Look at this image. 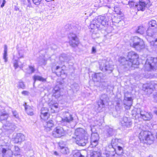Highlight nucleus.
<instances>
[{
    "label": "nucleus",
    "mask_w": 157,
    "mask_h": 157,
    "mask_svg": "<svg viewBox=\"0 0 157 157\" xmlns=\"http://www.w3.org/2000/svg\"><path fill=\"white\" fill-rule=\"evenodd\" d=\"M117 150L120 151L121 153H122L123 152V148L122 147L120 146H117Z\"/></svg>",
    "instance_id": "obj_54"
},
{
    "label": "nucleus",
    "mask_w": 157,
    "mask_h": 157,
    "mask_svg": "<svg viewBox=\"0 0 157 157\" xmlns=\"http://www.w3.org/2000/svg\"><path fill=\"white\" fill-rule=\"evenodd\" d=\"M118 142V139H113L112 140L111 143V144H113L114 146H115L116 144Z\"/></svg>",
    "instance_id": "obj_47"
},
{
    "label": "nucleus",
    "mask_w": 157,
    "mask_h": 157,
    "mask_svg": "<svg viewBox=\"0 0 157 157\" xmlns=\"http://www.w3.org/2000/svg\"><path fill=\"white\" fill-rule=\"evenodd\" d=\"M114 11L117 14H121V12L120 11V9L119 8L115 6L114 8Z\"/></svg>",
    "instance_id": "obj_43"
},
{
    "label": "nucleus",
    "mask_w": 157,
    "mask_h": 157,
    "mask_svg": "<svg viewBox=\"0 0 157 157\" xmlns=\"http://www.w3.org/2000/svg\"><path fill=\"white\" fill-rule=\"evenodd\" d=\"M99 65L100 69L104 72L110 73L113 70V66L110 65L109 62L105 60H101Z\"/></svg>",
    "instance_id": "obj_6"
},
{
    "label": "nucleus",
    "mask_w": 157,
    "mask_h": 157,
    "mask_svg": "<svg viewBox=\"0 0 157 157\" xmlns=\"http://www.w3.org/2000/svg\"><path fill=\"white\" fill-rule=\"evenodd\" d=\"M8 114L5 113H3L0 110V121L6 120L8 118Z\"/></svg>",
    "instance_id": "obj_33"
},
{
    "label": "nucleus",
    "mask_w": 157,
    "mask_h": 157,
    "mask_svg": "<svg viewBox=\"0 0 157 157\" xmlns=\"http://www.w3.org/2000/svg\"><path fill=\"white\" fill-rule=\"evenodd\" d=\"M7 47L6 45L4 46V53L3 56V59L5 60V62L7 61Z\"/></svg>",
    "instance_id": "obj_34"
},
{
    "label": "nucleus",
    "mask_w": 157,
    "mask_h": 157,
    "mask_svg": "<svg viewBox=\"0 0 157 157\" xmlns=\"http://www.w3.org/2000/svg\"><path fill=\"white\" fill-rule=\"evenodd\" d=\"M146 3L144 2H140L139 4H136L135 7L137 8L138 10H144L146 7Z\"/></svg>",
    "instance_id": "obj_27"
},
{
    "label": "nucleus",
    "mask_w": 157,
    "mask_h": 157,
    "mask_svg": "<svg viewBox=\"0 0 157 157\" xmlns=\"http://www.w3.org/2000/svg\"><path fill=\"white\" fill-rule=\"evenodd\" d=\"M41 0H32L33 3L36 5H38L40 3Z\"/></svg>",
    "instance_id": "obj_49"
},
{
    "label": "nucleus",
    "mask_w": 157,
    "mask_h": 157,
    "mask_svg": "<svg viewBox=\"0 0 157 157\" xmlns=\"http://www.w3.org/2000/svg\"><path fill=\"white\" fill-rule=\"evenodd\" d=\"M19 56L18 58H21L23 57V54H21L20 52H19Z\"/></svg>",
    "instance_id": "obj_57"
},
{
    "label": "nucleus",
    "mask_w": 157,
    "mask_h": 157,
    "mask_svg": "<svg viewBox=\"0 0 157 157\" xmlns=\"http://www.w3.org/2000/svg\"><path fill=\"white\" fill-rule=\"evenodd\" d=\"M145 67V69L148 71L157 69V59L152 57L148 58L146 61Z\"/></svg>",
    "instance_id": "obj_5"
},
{
    "label": "nucleus",
    "mask_w": 157,
    "mask_h": 157,
    "mask_svg": "<svg viewBox=\"0 0 157 157\" xmlns=\"http://www.w3.org/2000/svg\"><path fill=\"white\" fill-rule=\"evenodd\" d=\"M90 130L92 132L91 137L90 144V146L91 147H96L98 144V141L99 139V135L97 132H93L92 126H90Z\"/></svg>",
    "instance_id": "obj_8"
},
{
    "label": "nucleus",
    "mask_w": 157,
    "mask_h": 157,
    "mask_svg": "<svg viewBox=\"0 0 157 157\" xmlns=\"http://www.w3.org/2000/svg\"><path fill=\"white\" fill-rule=\"evenodd\" d=\"M66 133V131L64 130L63 127L57 126L54 129L52 132V135L55 137L60 138L64 136Z\"/></svg>",
    "instance_id": "obj_7"
},
{
    "label": "nucleus",
    "mask_w": 157,
    "mask_h": 157,
    "mask_svg": "<svg viewBox=\"0 0 157 157\" xmlns=\"http://www.w3.org/2000/svg\"><path fill=\"white\" fill-rule=\"evenodd\" d=\"M100 153L99 152L92 151L90 153V157H100Z\"/></svg>",
    "instance_id": "obj_39"
},
{
    "label": "nucleus",
    "mask_w": 157,
    "mask_h": 157,
    "mask_svg": "<svg viewBox=\"0 0 157 157\" xmlns=\"http://www.w3.org/2000/svg\"><path fill=\"white\" fill-rule=\"evenodd\" d=\"M60 152L63 154H67L69 153V151L67 147H65L60 149Z\"/></svg>",
    "instance_id": "obj_40"
},
{
    "label": "nucleus",
    "mask_w": 157,
    "mask_h": 157,
    "mask_svg": "<svg viewBox=\"0 0 157 157\" xmlns=\"http://www.w3.org/2000/svg\"><path fill=\"white\" fill-rule=\"evenodd\" d=\"M154 112L157 115V111H155Z\"/></svg>",
    "instance_id": "obj_61"
},
{
    "label": "nucleus",
    "mask_w": 157,
    "mask_h": 157,
    "mask_svg": "<svg viewBox=\"0 0 157 157\" xmlns=\"http://www.w3.org/2000/svg\"><path fill=\"white\" fill-rule=\"evenodd\" d=\"M115 146H114L113 144H111H111H109L108 146V147H109V148H113L114 150L116 149V148H115Z\"/></svg>",
    "instance_id": "obj_55"
},
{
    "label": "nucleus",
    "mask_w": 157,
    "mask_h": 157,
    "mask_svg": "<svg viewBox=\"0 0 157 157\" xmlns=\"http://www.w3.org/2000/svg\"><path fill=\"white\" fill-rule=\"evenodd\" d=\"M120 62L123 65H124L126 68L131 67H137L139 64L138 61L139 56L135 52L131 51L129 52L128 54L127 58L121 57Z\"/></svg>",
    "instance_id": "obj_1"
},
{
    "label": "nucleus",
    "mask_w": 157,
    "mask_h": 157,
    "mask_svg": "<svg viewBox=\"0 0 157 157\" xmlns=\"http://www.w3.org/2000/svg\"><path fill=\"white\" fill-rule=\"evenodd\" d=\"M112 15L110 13H107L105 15V16H99L98 17V21L99 22H102L103 25L108 24L109 21L112 20Z\"/></svg>",
    "instance_id": "obj_11"
},
{
    "label": "nucleus",
    "mask_w": 157,
    "mask_h": 157,
    "mask_svg": "<svg viewBox=\"0 0 157 157\" xmlns=\"http://www.w3.org/2000/svg\"><path fill=\"white\" fill-rule=\"evenodd\" d=\"M74 87H73V90L74 91L76 92L78 90L79 87L78 85L77 84H74L73 85Z\"/></svg>",
    "instance_id": "obj_44"
},
{
    "label": "nucleus",
    "mask_w": 157,
    "mask_h": 157,
    "mask_svg": "<svg viewBox=\"0 0 157 157\" xmlns=\"http://www.w3.org/2000/svg\"><path fill=\"white\" fill-rule=\"evenodd\" d=\"M17 87L18 88L24 89L25 86L23 82H20L18 83Z\"/></svg>",
    "instance_id": "obj_41"
},
{
    "label": "nucleus",
    "mask_w": 157,
    "mask_h": 157,
    "mask_svg": "<svg viewBox=\"0 0 157 157\" xmlns=\"http://www.w3.org/2000/svg\"><path fill=\"white\" fill-rule=\"evenodd\" d=\"M25 136L24 135L21 133H18L17 134V136L14 139V143H18L23 141L25 140Z\"/></svg>",
    "instance_id": "obj_23"
},
{
    "label": "nucleus",
    "mask_w": 157,
    "mask_h": 157,
    "mask_svg": "<svg viewBox=\"0 0 157 157\" xmlns=\"http://www.w3.org/2000/svg\"><path fill=\"white\" fill-rule=\"evenodd\" d=\"M96 52V49L94 47H93L92 48V53H94Z\"/></svg>",
    "instance_id": "obj_56"
},
{
    "label": "nucleus",
    "mask_w": 157,
    "mask_h": 157,
    "mask_svg": "<svg viewBox=\"0 0 157 157\" xmlns=\"http://www.w3.org/2000/svg\"><path fill=\"white\" fill-rule=\"evenodd\" d=\"M15 152L13 153V155L15 156H19V157H21L20 155V149L18 146H15L14 147Z\"/></svg>",
    "instance_id": "obj_35"
},
{
    "label": "nucleus",
    "mask_w": 157,
    "mask_h": 157,
    "mask_svg": "<svg viewBox=\"0 0 157 157\" xmlns=\"http://www.w3.org/2000/svg\"><path fill=\"white\" fill-rule=\"evenodd\" d=\"M106 132H107V136H113L115 132L113 128H110L109 126H107L106 127Z\"/></svg>",
    "instance_id": "obj_32"
},
{
    "label": "nucleus",
    "mask_w": 157,
    "mask_h": 157,
    "mask_svg": "<svg viewBox=\"0 0 157 157\" xmlns=\"http://www.w3.org/2000/svg\"><path fill=\"white\" fill-rule=\"evenodd\" d=\"M157 31H155L154 29L148 28L146 31V33L147 36L152 37H155V35L156 34Z\"/></svg>",
    "instance_id": "obj_28"
},
{
    "label": "nucleus",
    "mask_w": 157,
    "mask_h": 157,
    "mask_svg": "<svg viewBox=\"0 0 157 157\" xmlns=\"http://www.w3.org/2000/svg\"><path fill=\"white\" fill-rule=\"evenodd\" d=\"M13 66L15 69H16L18 67V65L17 62L16 60H15L14 62Z\"/></svg>",
    "instance_id": "obj_51"
},
{
    "label": "nucleus",
    "mask_w": 157,
    "mask_h": 157,
    "mask_svg": "<svg viewBox=\"0 0 157 157\" xmlns=\"http://www.w3.org/2000/svg\"><path fill=\"white\" fill-rule=\"evenodd\" d=\"M128 4L130 7H135L136 4V3L135 2H134L133 1H129L128 2Z\"/></svg>",
    "instance_id": "obj_46"
},
{
    "label": "nucleus",
    "mask_w": 157,
    "mask_h": 157,
    "mask_svg": "<svg viewBox=\"0 0 157 157\" xmlns=\"http://www.w3.org/2000/svg\"><path fill=\"white\" fill-rule=\"evenodd\" d=\"M21 94L25 95H28L29 93L28 91H23L22 92Z\"/></svg>",
    "instance_id": "obj_52"
},
{
    "label": "nucleus",
    "mask_w": 157,
    "mask_h": 157,
    "mask_svg": "<svg viewBox=\"0 0 157 157\" xmlns=\"http://www.w3.org/2000/svg\"><path fill=\"white\" fill-rule=\"evenodd\" d=\"M15 10L16 11H17L19 10V8L17 7H15L14 8Z\"/></svg>",
    "instance_id": "obj_59"
},
{
    "label": "nucleus",
    "mask_w": 157,
    "mask_h": 157,
    "mask_svg": "<svg viewBox=\"0 0 157 157\" xmlns=\"http://www.w3.org/2000/svg\"><path fill=\"white\" fill-rule=\"evenodd\" d=\"M48 105L51 108L52 110L54 108L55 109L57 108L58 106V104L54 100L50 101L48 103Z\"/></svg>",
    "instance_id": "obj_31"
},
{
    "label": "nucleus",
    "mask_w": 157,
    "mask_h": 157,
    "mask_svg": "<svg viewBox=\"0 0 157 157\" xmlns=\"http://www.w3.org/2000/svg\"><path fill=\"white\" fill-rule=\"evenodd\" d=\"M145 30V29L142 26H139L138 27V29L136 31L137 33L141 34H143Z\"/></svg>",
    "instance_id": "obj_36"
},
{
    "label": "nucleus",
    "mask_w": 157,
    "mask_h": 157,
    "mask_svg": "<svg viewBox=\"0 0 157 157\" xmlns=\"http://www.w3.org/2000/svg\"><path fill=\"white\" fill-rule=\"evenodd\" d=\"M56 74L58 76L65 74L64 71L59 66H56Z\"/></svg>",
    "instance_id": "obj_30"
},
{
    "label": "nucleus",
    "mask_w": 157,
    "mask_h": 157,
    "mask_svg": "<svg viewBox=\"0 0 157 157\" xmlns=\"http://www.w3.org/2000/svg\"><path fill=\"white\" fill-rule=\"evenodd\" d=\"M54 154L55 155H58V153H57V152L56 151L54 152Z\"/></svg>",
    "instance_id": "obj_60"
},
{
    "label": "nucleus",
    "mask_w": 157,
    "mask_h": 157,
    "mask_svg": "<svg viewBox=\"0 0 157 157\" xmlns=\"http://www.w3.org/2000/svg\"><path fill=\"white\" fill-rule=\"evenodd\" d=\"M24 5L26 6V9H28V7H32V5L30 2V0H27V2L25 1L24 3Z\"/></svg>",
    "instance_id": "obj_42"
},
{
    "label": "nucleus",
    "mask_w": 157,
    "mask_h": 157,
    "mask_svg": "<svg viewBox=\"0 0 157 157\" xmlns=\"http://www.w3.org/2000/svg\"><path fill=\"white\" fill-rule=\"evenodd\" d=\"M109 98L107 95L105 94H102L100 97V100L97 103V106L99 110H101L105 107V105L109 101Z\"/></svg>",
    "instance_id": "obj_9"
},
{
    "label": "nucleus",
    "mask_w": 157,
    "mask_h": 157,
    "mask_svg": "<svg viewBox=\"0 0 157 157\" xmlns=\"http://www.w3.org/2000/svg\"><path fill=\"white\" fill-rule=\"evenodd\" d=\"M60 89L58 85H56L53 88L52 92V96L56 98H59L60 96Z\"/></svg>",
    "instance_id": "obj_22"
},
{
    "label": "nucleus",
    "mask_w": 157,
    "mask_h": 157,
    "mask_svg": "<svg viewBox=\"0 0 157 157\" xmlns=\"http://www.w3.org/2000/svg\"><path fill=\"white\" fill-rule=\"evenodd\" d=\"M6 1L5 0H3V2L2 3V4L1 5V7H3L4 6V5L6 3Z\"/></svg>",
    "instance_id": "obj_58"
},
{
    "label": "nucleus",
    "mask_w": 157,
    "mask_h": 157,
    "mask_svg": "<svg viewBox=\"0 0 157 157\" xmlns=\"http://www.w3.org/2000/svg\"><path fill=\"white\" fill-rule=\"evenodd\" d=\"M139 137L140 140H143L144 143L151 144L154 140V138L151 132L147 131H142L140 133Z\"/></svg>",
    "instance_id": "obj_4"
},
{
    "label": "nucleus",
    "mask_w": 157,
    "mask_h": 157,
    "mask_svg": "<svg viewBox=\"0 0 157 157\" xmlns=\"http://www.w3.org/2000/svg\"><path fill=\"white\" fill-rule=\"evenodd\" d=\"M155 84L153 82H151L150 83L147 84V85H144L143 86L144 88H145L146 89L145 90V91L148 92L149 91V93H151L153 91V89L155 88Z\"/></svg>",
    "instance_id": "obj_18"
},
{
    "label": "nucleus",
    "mask_w": 157,
    "mask_h": 157,
    "mask_svg": "<svg viewBox=\"0 0 157 157\" xmlns=\"http://www.w3.org/2000/svg\"><path fill=\"white\" fill-rule=\"evenodd\" d=\"M121 122V125L124 128H130L133 123L131 118L126 117H124Z\"/></svg>",
    "instance_id": "obj_13"
},
{
    "label": "nucleus",
    "mask_w": 157,
    "mask_h": 157,
    "mask_svg": "<svg viewBox=\"0 0 157 157\" xmlns=\"http://www.w3.org/2000/svg\"><path fill=\"white\" fill-rule=\"evenodd\" d=\"M76 143L78 145L83 146H85L88 142V138L86 136L80 137L76 139Z\"/></svg>",
    "instance_id": "obj_17"
},
{
    "label": "nucleus",
    "mask_w": 157,
    "mask_h": 157,
    "mask_svg": "<svg viewBox=\"0 0 157 157\" xmlns=\"http://www.w3.org/2000/svg\"><path fill=\"white\" fill-rule=\"evenodd\" d=\"M3 127L6 130H13L15 129V126L14 124L7 121L4 125Z\"/></svg>",
    "instance_id": "obj_24"
},
{
    "label": "nucleus",
    "mask_w": 157,
    "mask_h": 157,
    "mask_svg": "<svg viewBox=\"0 0 157 157\" xmlns=\"http://www.w3.org/2000/svg\"><path fill=\"white\" fill-rule=\"evenodd\" d=\"M33 79L34 81V82L36 80L41 81L42 82L45 81V79L43 78L42 77L39 76L35 75L33 77Z\"/></svg>",
    "instance_id": "obj_38"
},
{
    "label": "nucleus",
    "mask_w": 157,
    "mask_h": 157,
    "mask_svg": "<svg viewBox=\"0 0 157 157\" xmlns=\"http://www.w3.org/2000/svg\"><path fill=\"white\" fill-rule=\"evenodd\" d=\"M74 120V118L72 115L67 113V114L64 115L63 118L62 119L61 123L62 125H66L67 124H69L72 122Z\"/></svg>",
    "instance_id": "obj_14"
},
{
    "label": "nucleus",
    "mask_w": 157,
    "mask_h": 157,
    "mask_svg": "<svg viewBox=\"0 0 157 157\" xmlns=\"http://www.w3.org/2000/svg\"><path fill=\"white\" fill-rule=\"evenodd\" d=\"M104 26L102 22H99L98 21V18L95 21H93L90 25V27L92 29H99L101 28V26Z\"/></svg>",
    "instance_id": "obj_16"
},
{
    "label": "nucleus",
    "mask_w": 157,
    "mask_h": 157,
    "mask_svg": "<svg viewBox=\"0 0 157 157\" xmlns=\"http://www.w3.org/2000/svg\"><path fill=\"white\" fill-rule=\"evenodd\" d=\"M70 45L73 47H75L78 46L79 41L76 35L73 33H70L68 35Z\"/></svg>",
    "instance_id": "obj_10"
},
{
    "label": "nucleus",
    "mask_w": 157,
    "mask_h": 157,
    "mask_svg": "<svg viewBox=\"0 0 157 157\" xmlns=\"http://www.w3.org/2000/svg\"><path fill=\"white\" fill-rule=\"evenodd\" d=\"M130 42V46L137 51H140L145 48V44L143 40L137 36L132 38Z\"/></svg>",
    "instance_id": "obj_3"
},
{
    "label": "nucleus",
    "mask_w": 157,
    "mask_h": 157,
    "mask_svg": "<svg viewBox=\"0 0 157 157\" xmlns=\"http://www.w3.org/2000/svg\"><path fill=\"white\" fill-rule=\"evenodd\" d=\"M24 105L25 106V110L27 114L30 116H32L33 115V109L31 106L27 105L25 103Z\"/></svg>",
    "instance_id": "obj_25"
},
{
    "label": "nucleus",
    "mask_w": 157,
    "mask_h": 157,
    "mask_svg": "<svg viewBox=\"0 0 157 157\" xmlns=\"http://www.w3.org/2000/svg\"><path fill=\"white\" fill-rule=\"evenodd\" d=\"M59 60L61 62H64L67 61L68 59L66 54H62L59 57Z\"/></svg>",
    "instance_id": "obj_37"
},
{
    "label": "nucleus",
    "mask_w": 157,
    "mask_h": 157,
    "mask_svg": "<svg viewBox=\"0 0 157 157\" xmlns=\"http://www.w3.org/2000/svg\"><path fill=\"white\" fill-rule=\"evenodd\" d=\"M44 126L47 131H50L54 125V122L52 120L45 122L44 123Z\"/></svg>",
    "instance_id": "obj_20"
},
{
    "label": "nucleus",
    "mask_w": 157,
    "mask_h": 157,
    "mask_svg": "<svg viewBox=\"0 0 157 157\" xmlns=\"http://www.w3.org/2000/svg\"><path fill=\"white\" fill-rule=\"evenodd\" d=\"M74 157H84L81 154V153L78 151L76 152L74 155Z\"/></svg>",
    "instance_id": "obj_45"
},
{
    "label": "nucleus",
    "mask_w": 157,
    "mask_h": 157,
    "mask_svg": "<svg viewBox=\"0 0 157 157\" xmlns=\"http://www.w3.org/2000/svg\"><path fill=\"white\" fill-rule=\"evenodd\" d=\"M29 70L31 71V73H33L35 71L34 67L32 66H29Z\"/></svg>",
    "instance_id": "obj_53"
},
{
    "label": "nucleus",
    "mask_w": 157,
    "mask_h": 157,
    "mask_svg": "<svg viewBox=\"0 0 157 157\" xmlns=\"http://www.w3.org/2000/svg\"><path fill=\"white\" fill-rule=\"evenodd\" d=\"M103 74L102 73H95L93 77V80L94 81H101V80L103 78Z\"/></svg>",
    "instance_id": "obj_26"
},
{
    "label": "nucleus",
    "mask_w": 157,
    "mask_h": 157,
    "mask_svg": "<svg viewBox=\"0 0 157 157\" xmlns=\"http://www.w3.org/2000/svg\"><path fill=\"white\" fill-rule=\"evenodd\" d=\"M132 99L131 97H127L125 96L123 100L124 107L126 109H129L132 105Z\"/></svg>",
    "instance_id": "obj_15"
},
{
    "label": "nucleus",
    "mask_w": 157,
    "mask_h": 157,
    "mask_svg": "<svg viewBox=\"0 0 157 157\" xmlns=\"http://www.w3.org/2000/svg\"><path fill=\"white\" fill-rule=\"evenodd\" d=\"M59 147L60 149L61 148H63L64 147H65V145L63 144V143L62 142H59Z\"/></svg>",
    "instance_id": "obj_50"
},
{
    "label": "nucleus",
    "mask_w": 157,
    "mask_h": 157,
    "mask_svg": "<svg viewBox=\"0 0 157 157\" xmlns=\"http://www.w3.org/2000/svg\"><path fill=\"white\" fill-rule=\"evenodd\" d=\"M12 113L13 116L15 118H17L19 117L18 114L16 111L15 110L13 111Z\"/></svg>",
    "instance_id": "obj_48"
},
{
    "label": "nucleus",
    "mask_w": 157,
    "mask_h": 157,
    "mask_svg": "<svg viewBox=\"0 0 157 157\" xmlns=\"http://www.w3.org/2000/svg\"><path fill=\"white\" fill-rule=\"evenodd\" d=\"M12 146H9L6 148H3L1 151L3 157H12L13 152L11 150Z\"/></svg>",
    "instance_id": "obj_12"
},
{
    "label": "nucleus",
    "mask_w": 157,
    "mask_h": 157,
    "mask_svg": "<svg viewBox=\"0 0 157 157\" xmlns=\"http://www.w3.org/2000/svg\"><path fill=\"white\" fill-rule=\"evenodd\" d=\"M84 130L82 128H79L76 129L75 132V135L76 136L75 139L83 137L84 136Z\"/></svg>",
    "instance_id": "obj_19"
},
{
    "label": "nucleus",
    "mask_w": 157,
    "mask_h": 157,
    "mask_svg": "<svg viewBox=\"0 0 157 157\" xmlns=\"http://www.w3.org/2000/svg\"><path fill=\"white\" fill-rule=\"evenodd\" d=\"M132 114L136 118L140 117L145 121H150L153 117L152 114L151 112H146L140 109L132 110Z\"/></svg>",
    "instance_id": "obj_2"
},
{
    "label": "nucleus",
    "mask_w": 157,
    "mask_h": 157,
    "mask_svg": "<svg viewBox=\"0 0 157 157\" xmlns=\"http://www.w3.org/2000/svg\"><path fill=\"white\" fill-rule=\"evenodd\" d=\"M69 26V25H66V27H67V26Z\"/></svg>",
    "instance_id": "obj_62"
},
{
    "label": "nucleus",
    "mask_w": 157,
    "mask_h": 157,
    "mask_svg": "<svg viewBox=\"0 0 157 157\" xmlns=\"http://www.w3.org/2000/svg\"><path fill=\"white\" fill-rule=\"evenodd\" d=\"M48 109L46 108H43L41 109L40 117L41 119L44 120H46L48 117Z\"/></svg>",
    "instance_id": "obj_21"
},
{
    "label": "nucleus",
    "mask_w": 157,
    "mask_h": 157,
    "mask_svg": "<svg viewBox=\"0 0 157 157\" xmlns=\"http://www.w3.org/2000/svg\"><path fill=\"white\" fill-rule=\"evenodd\" d=\"M154 29L155 32L157 31V24L155 21L152 20L148 23V27Z\"/></svg>",
    "instance_id": "obj_29"
}]
</instances>
